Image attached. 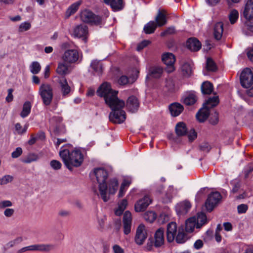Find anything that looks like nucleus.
I'll return each instance as SVG.
<instances>
[{
  "instance_id": "nucleus-64",
  "label": "nucleus",
  "mask_w": 253,
  "mask_h": 253,
  "mask_svg": "<svg viewBox=\"0 0 253 253\" xmlns=\"http://www.w3.org/2000/svg\"><path fill=\"white\" fill-rule=\"evenodd\" d=\"M247 54L248 58L251 61H253V44L252 47L248 48Z\"/></svg>"
},
{
  "instance_id": "nucleus-24",
  "label": "nucleus",
  "mask_w": 253,
  "mask_h": 253,
  "mask_svg": "<svg viewBox=\"0 0 253 253\" xmlns=\"http://www.w3.org/2000/svg\"><path fill=\"white\" fill-rule=\"evenodd\" d=\"M169 110L172 116L176 117L183 111V107L179 103H173L169 105Z\"/></svg>"
},
{
  "instance_id": "nucleus-7",
  "label": "nucleus",
  "mask_w": 253,
  "mask_h": 253,
  "mask_svg": "<svg viewBox=\"0 0 253 253\" xmlns=\"http://www.w3.org/2000/svg\"><path fill=\"white\" fill-rule=\"evenodd\" d=\"M83 56L81 52L77 49H71L66 50L62 56L63 60L69 64L80 62L82 60Z\"/></svg>"
},
{
  "instance_id": "nucleus-45",
  "label": "nucleus",
  "mask_w": 253,
  "mask_h": 253,
  "mask_svg": "<svg viewBox=\"0 0 253 253\" xmlns=\"http://www.w3.org/2000/svg\"><path fill=\"white\" fill-rule=\"evenodd\" d=\"M175 240L177 243L182 244L187 240L186 234L183 232L178 231V234L175 237Z\"/></svg>"
},
{
  "instance_id": "nucleus-26",
  "label": "nucleus",
  "mask_w": 253,
  "mask_h": 253,
  "mask_svg": "<svg viewBox=\"0 0 253 253\" xmlns=\"http://www.w3.org/2000/svg\"><path fill=\"white\" fill-rule=\"evenodd\" d=\"M66 62L59 63L56 69L58 74L61 75H65L69 74L71 70V66Z\"/></svg>"
},
{
  "instance_id": "nucleus-30",
  "label": "nucleus",
  "mask_w": 253,
  "mask_h": 253,
  "mask_svg": "<svg viewBox=\"0 0 253 253\" xmlns=\"http://www.w3.org/2000/svg\"><path fill=\"white\" fill-rule=\"evenodd\" d=\"M195 227H197L196 218L195 217H190L186 220L185 230L187 232H193Z\"/></svg>"
},
{
  "instance_id": "nucleus-48",
  "label": "nucleus",
  "mask_w": 253,
  "mask_h": 253,
  "mask_svg": "<svg viewBox=\"0 0 253 253\" xmlns=\"http://www.w3.org/2000/svg\"><path fill=\"white\" fill-rule=\"evenodd\" d=\"M39 157L35 154H31L29 155L27 158L24 159L23 162L25 163L29 164L32 162L36 161L38 160Z\"/></svg>"
},
{
  "instance_id": "nucleus-62",
  "label": "nucleus",
  "mask_w": 253,
  "mask_h": 253,
  "mask_svg": "<svg viewBox=\"0 0 253 253\" xmlns=\"http://www.w3.org/2000/svg\"><path fill=\"white\" fill-rule=\"evenodd\" d=\"M159 220L161 221L162 223H164L169 220V215L163 212L160 215Z\"/></svg>"
},
{
  "instance_id": "nucleus-5",
  "label": "nucleus",
  "mask_w": 253,
  "mask_h": 253,
  "mask_svg": "<svg viewBox=\"0 0 253 253\" xmlns=\"http://www.w3.org/2000/svg\"><path fill=\"white\" fill-rule=\"evenodd\" d=\"M165 244V229L159 228L155 232L152 238L149 239L147 243L146 247L148 251H152L153 247L161 248Z\"/></svg>"
},
{
  "instance_id": "nucleus-32",
  "label": "nucleus",
  "mask_w": 253,
  "mask_h": 253,
  "mask_svg": "<svg viewBox=\"0 0 253 253\" xmlns=\"http://www.w3.org/2000/svg\"><path fill=\"white\" fill-rule=\"evenodd\" d=\"M163 72V69L160 66L152 67L149 70V75L155 78H160Z\"/></svg>"
},
{
  "instance_id": "nucleus-8",
  "label": "nucleus",
  "mask_w": 253,
  "mask_h": 253,
  "mask_svg": "<svg viewBox=\"0 0 253 253\" xmlns=\"http://www.w3.org/2000/svg\"><path fill=\"white\" fill-rule=\"evenodd\" d=\"M81 20L85 23L94 25H98L101 23L100 17L95 15L91 11L85 9L81 12Z\"/></svg>"
},
{
  "instance_id": "nucleus-47",
  "label": "nucleus",
  "mask_w": 253,
  "mask_h": 253,
  "mask_svg": "<svg viewBox=\"0 0 253 253\" xmlns=\"http://www.w3.org/2000/svg\"><path fill=\"white\" fill-rule=\"evenodd\" d=\"M174 192L173 187L169 186L166 193V197L164 199V201L165 203H168L170 202V200L172 197V194Z\"/></svg>"
},
{
  "instance_id": "nucleus-53",
  "label": "nucleus",
  "mask_w": 253,
  "mask_h": 253,
  "mask_svg": "<svg viewBox=\"0 0 253 253\" xmlns=\"http://www.w3.org/2000/svg\"><path fill=\"white\" fill-rule=\"evenodd\" d=\"M13 180V177L10 175H6L1 178V185L6 184Z\"/></svg>"
},
{
  "instance_id": "nucleus-23",
  "label": "nucleus",
  "mask_w": 253,
  "mask_h": 253,
  "mask_svg": "<svg viewBox=\"0 0 253 253\" xmlns=\"http://www.w3.org/2000/svg\"><path fill=\"white\" fill-rule=\"evenodd\" d=\"M59 83L60 85L62 96L64 97L68 96L71 92V89L68 84L67 80L64 77L62 78L59 80Z\"/></svg>"
},
{
  "instance_id": "nucleus-52",
  "label": "nucleus",
  "mask_w": 253,
  "mask_h": 253,
  "mask_svg": "<svg viewBox=\"0 0 253 253\" xmlns=\"http://www.w3.org/2000/svg\"><path fill=\"white\" fill-rule=\"evenodd\" d=\"M210 122L212 125H216L218 122V114L216 112L210 115Z\"/></svg>"
},
{
  "instance_id": "nucleus-21",
  "label": "nucleus",
  "mask_w": 253,
  "mask_h": 253,
  "mask_svg": "<svg viewBox=\"0 0 253 253\" xmlns=\"http://www.w3.org/2000/svg\"><path fill=\"white\" fill-rule=\"evenodd\" d=\"M103 1L115 11L122 10L124 6L123 0H103Z\"/></svg>"
},
{
  "instance_id": "nucleus-16",
  "label": "nucleus",
  "mask_w": 253,
  "mask_h": 253,
  "mask_svg": "<svg viewBox=\"0 0 253 253\" xmlns=\"http://www.w3.org/2000/svg\"><path fill=\"white\" fill-rule=\"evenodd\" d=\"M123 230L126 235L130 233L131 227V213L129 211H126L123 217Z\"/></svg>"
},
{
  "instance_id": "nucleus-1",
  "label": "nucleus",
  "mask_w": 253,
  "mask_h": 253,
  "mask_svg": "<svg viewBox=\"0 0 253 253\" xmlns=\"http://www.w3.org/2000/svg\"><path fill=\"white\" fill-rule=\"evenodd\" d=\"M97 94L103 97L106 104L111 109L109 114V120L114 124L123 123L126 119V114L123 108L125 103L118 98V91L112 89L110 84L103 83L97 90Z\"/></svg>"
},
{
  "instance_id": "nucleus-63",
  "label": "nucleus",
  "mask_w": 253,
  "mask_h": 253,
  "mask_svg": "<svg viewBox=\"0 0 253 253\" xmlns=\"http://www.w3.org/2000/svg\"><path fill=\"white\" fill-rule=\"evenodd\" d=\"M113 251L114 253H124V251L120 246L115 245L113 246Z\"/></svg>"
},
{
  "instance_id": "nucleus-35",
  "label": "nucleus",
  "mask_w": 253,
  "mask_h": 253,
  "mask_svg": "<svg viewBox=\"0 0 253 253\" xmlns=\"http://www.w3.org/2000/svg\"><path fill=\"white\" fill-rule=\"evenodd\" d=\"M90 66L96 74L98 75L101 74L103 70V67L100 61L93 60L91 63Z\"/></svg>"
},
{
  "instance_id": "nucleus-44",
  "label": "nucleus",
  "mask_w": 253,
  "mask_h": 253,
  "mask_svg": "<svg viewBox=\"0 0 253 253\" xmlns=\"http://www.w3.org/2000/svg\"><path fill=\"white\" fill-rule=\"evenodd\" d=\"M239 17V13L238 11L236 9H232L229 14V18L230 23L232 24H234L237 20H238Z\"/></svg>"
},
{
  "instance_id": "nucleus-37",
  "label": "nucleus",
  "mask_w": 253,
  "mask_h": 253,
  "mask_svg": "<svg viewBox=\"0 0 253 253\" xmlns=\"http://www.w3.org/2000/svg\"><path fill=\"white\" fill-rule=\"evenodd\" d=\"M118 188V180L115 179H112L110 180L109 183V194H114Z\"/></svg>"
},
{
  "instance_id": "nucleus-58",
  "label": "nucleus",
  "mask_w": 253,
  "mask_h": 253,
  "mask_svg": "<svg viewBox=\"0 0 253 253\" xmlns=\"http://www.w3.org/2000/svg\"><path fill=\"white\" fill-rule=\"evenodd\" d=\"M175 32V28L173 27H171L167 28L165 31L162 32L161 35L162 36H164L166 35L174 34Z\"/></svg>"
},
{
  "instance_id": "nucleus-12",
  "label": "nucleus",
  "mask_w": 253,
  "mask_h": 253,
  "mask_svg": "<svg viewBox=\"0 0 253 253\" xmlns=\"http://www.w3.org/2000/svg\"><path fill=\"white\" fill-rule=\"evenodd\" d=\"M54 246L51 244H35L23 248L20 250V252H25L28 251L47 252L52 250Z\"/></svg>"
},
{
  "instance_id": "nucleus-15",
  "label": "nucleus",
  "mask_w": 253,
  "mask_h": 253,
  "mask_svg": "<svg viewBox=\"0 0 253 253\" xmlns=\"http://www.w3.org/2000/svg\"><path fill=\"white\" fill-rule=\"evenodd\" d=\"M152 200L148 195H145L143 198L138 200L135 204V210L136 212H141L146 209L151 203Z\"/></svg>"
},
{
  "instance_id": "nucleus-38",
  "label": "nucleus",
  "mask_w": 253,
  "mask_h": 253,
  "mask_svg": "<svg viewBox=\"0 0 253 253\" xmlns=\"http://www.w3.org/2000/svg\"><path fill=\"white\" fill-rule=\"evenodd\" d=\"M127 205V201L126 199H123L118 204V208L115 211V213L117 215H121L126 209Z\"/></svg>"
},
{
  "instance_id": "nucleus-17",
  "label": "nucleus",
  "mask_w": 253,
  "mask_h": 253,
  "mask_svg": "<svg viewBox=\"0 0 253 253\" xmlns=\"http://www.w3.org/2000/svg\"><path fill=\"white\" fill-rule=\"evenodd\" d=\"M177 232V225L175 222H171L168 224L167 230V239L168 242H173Z\"/></svg>"
},
{
  "instance_id": "nucleus-42",
  "label": "nucleus",
  "mask_w": 253,
  "mask_h": 253,
  "mask_svg": "<svg viewBox=\"0 0 253 253\" xmlns=\"http://www.w3.org/2000/svg\"><path fill=\"white\" fill-rule=\"evenodd\" d=\"M30 70L32 74H37L40 72L41 66L38 62L34 61L30 65Z\"/></svg>"
},
{
  "instance_id": "nucleus-55",
  "label": "nucleus",
  "mask_w": 253,
  "mask_h": 253,
  "mask_svg": "<svg viewBox=\"0 0 253 253\" xmlns=\"http://www.w3.org/2000/svg\"><path fill=\"white\" fill-rule=\"evenodd\" d=\"M22 149L20 147H17L15 151L11 153V157L13 158H17L22 154Z\"/></svg>"
},
{
  "instance_id": "nucleus-39",
  "label": "nucleus",
  "mask_w": 253,
  "mask_h": 253,
  "mask_svg": "<svg viewBox=\"0 0 253 253\" xmlns=\"http://www.w3.org/2000/svg\"><path fill=\"white\" fill-rule=\"evenodd\" d=\"M196 218L197 228H200L203 225L207 222V216L206 214L203 212L199 213L197 214Z\"/></svg>"
},
{
  "instance_id": "nucleus-33",
  "label": "nucleus",
  "mask_w": 253,
  "mask_h": 253,
  "mask_svg": "<svg viewBox=\"0 0 253 253\" xmlns=\"http://www.w3.org/2000/svg\"><path fill=\"white\" fill-rule=\"evenodd\" d=\"M157 26L155 21H150L144 26V31L147 34L153 33Z\"/></svg>"
},
{
  "instance_id": "nucleus-6",
  "label": "nucleus",
  "mask_w": 253,
  "mask_h": 253,
  "mask_svg": "<svg viewBox=\"0 0 253 253\" xmlns=\"http://www.w3.org/2000/svg\"><path fill=\"white\" fill-rule=\"evenodd\" d=\"M39 93L44 105L48 106L51 104L53 97V90L50 84L47 83L42 84L39 87Z\"/></svg>"
},
{
  "instance_id": "nucleus-11",
  "label": "nucleus",
  "mask_w": 253,
  "mask_h": 253,
  "mask_svg": "<svg viewBox=\"0 0 253 253\" xmlns=\"http://www.w3.org/2000/svg\"><path fill=\"white\" fill-rule=\"evenodd\" d=\"M242 85L245 88L250 87L253 83V73L249 68L244 70L240 76Z\"/></svg>"
},
{
  "instance_id": "nucleus-36",
  "label": "nucleus",
  "mask_w": 253,
  "mask_h": 253,
  "mask_svg": "<svg viewBox=\"0 0 253 253\" xmlns=\"http://www.w3.org/2000/svg\"><path fill=\"white\" fill-rule=\"evenodd\" d=\"M32 105L30 102L26 101L24 103L23 106L22 110L20 113V116L22 118H25L30 113Z\"/></svg>"
},
{
  "instance_id": "nucleus-3",
  "label": "nucleus",
  "mask_w": 253,
  "mask_h": 253,
  "mask_svg": "<svg viewBox=\"0 0 253 253\" xmlns=\"http://www.w3.org/2000/svg\"><path fill=\"white\" fill-rule=\"evenodd\" d=\"M94 174L99 183V190L100 196L104 202H106L109 199V195L107 194V186L105 183L108 173L104 169L98 168L94 169Z\"/></svg>"
},
{
  "instance_id": "nucleus-18",
  "label": "nucleus",
  "mask_w": 253,
  "mask_h": 253,
  "mask_svg": "<svg viewBox=\"0 0 253 253\" xmlns=\"http://www.w3.org/2000/svg\"><path fill=\"white\" fill-rule=\"evenodd\" d=\"M242 13L246 19L253 18V0H248L247 1Z\"/></svg>"
},
{
  "instance_id": "nucleus-25",
  "label": "nucleus",
  "mask_w": 253,
  "mask_h": 253,
  "mask_svg": "<svg viewBox=\"0 0 253 253\" xmlns=\"http://www.w3.org/2000/svg\"><path fill=\"white\" fill-rule=\"evenodd\" d=\"M167 14L165 11H159L156 16V24L159 27H161L165 25L167 23Z\"/></svg>"
},
{
  "instance_id": "nucleus-40",
  "label": "nucleus",
  "mask_w": 253,
  "mask_h": 253,
  "mask_svg": "<svg viewBox=\"0 0 253 253\" xmlns=\"http://www.w3.org/2000/svg\"><path fill=\"white\" fill-rule=\"evenodd\" d=\"M181 72L184 76H189L192 73V67L189 63H183L181 67Z\"/></svg>"
},
{
  "instance_id": "nucleus-51",
  "label": "nucleus",
  "mask_w": 253,
  "mask_h": 253,
  "mask_svg": "<svg viewBox=\"0 0 253 253\" xmlns=\"http://www.w3.org/2000/svg\"><path fill=\"white\" fill-rule=\"evenodd\" d=\"M50 166L53 169L58 170L61 168L62 164L59 161L53 160L50 162Z\"/></svg>"
},
{
  "instance_id": "nucleus-46",
  "label": "nucleus",
  "mask_w": 253,
  "mask_h": 253,
  "mask_svg": "<svg viewBox=\"0 0 253 253\" xmlns=\"http://www.w3.org/2000/svg\"><path fill=\"white\" fill-rule=\"evenodd\" d=\"M206 67L208 70L211 71H214L216 69V66L211 58H208L207 59V65Z\"/></svg>"
},
{
  "instance_id": "nucleus-43",
  "label": "nucleus",
  "mask_w": 253,
  "mask_h": 253,
  "mask_svg": "<svg viewBox=\"0 0 253 253\" xmlns=\"http://www.w3.org/2000/svg\"><path fill=\"white\" fill-rule=\"evenodd\" d=\"M156 214L153 211H147L144 215V219L150 222H153L156 219Z\"/></svg>"
},
{
  "instance_id": "nucleus-60",
  "label": "nucleus",
  "mask_w": 253,
  "mask_h": 253,
  "mask_svg": "<svg viewBox=\"0 0 253 253\" xmlns=\"http://www.w3.org/2000/svg\"><path fill=\"white\" fill-rule=\"evenodd\" d=\"M188 137L190 141H193L197 137V133L194 129H191L188 132Z\"/></svg>"
},
{
  "instance_id": "nucleus-27",
  "label": "nucleus",
  "mask_w": 253,
  "mask_h": 253,
  "mask_svg": "<svg viewBox=\"0 0 253 253\" xmlns=\"http://www.w3.org/2000/svg\"><path fill=\"white\" fill-rule=\"evenodd\" d=\"M223 32V25L222 22L216 23L214 27L213 35L214 38L217 40L221 39Z\"/></svg>"
},
{
  "instance_id": "nucleus-19",
  "label": "nucleus",
  "mask_w": 253,
  "mask_h": 253,
  "mask_svg": "<svg viewBox=\"0 0 253 253\" xmlns=\"http://www.w3.org/2000/svg\"><path fill=\"white\" fill-rule=\"evenodd\" d=\"M139 106V102L137 98L134 96H130L126 102V107L129 112H136Z\"/></svg>"
},
{
  "instance_id": "nucleus-10",
  "label": "nucleus",
  "mask_w": 253,
  "mask_h": 253,
  "mask_svg": "<svg viewBox=\"0 0 253 253\" xmlns=\"http://www.w3.org/2000/svg\"><path fill=\"white\" fill-rule=\"evenodd\" d=\"M221 199L220 194L218 192L211 193L205 203V207L207 211H211L217 205Z\"/></svg>"
},
{
  "instance_id": "nucleus-41",
  "label": "nucleus",
  "mask_w": 253,
  "mask_h": 253,
  "mask_svg": "<svg viewBox=\"0 0 253 253\" xmlns=\"http://www.w3.org/2000/svg\"><path fill=\"white\" fill-rule=\"evenodd\" d=\"M81 4V2L79 1L72 4L67 9L66 14L68 16L74 14L79 9V6Z\"/></svg>"
},
{
  "instance_id": "nucleus-13",
  "label": "nucleus",
  "mask_w": 253,
  "mask_h": 253,
  "mask_svg": "<svg viewBox=\"0 0 253 253\" xmlns=\"http://www.w3.org/2000/svg\"><path fill=\"white\" fill-rule=\"evenodd\" d=\"M88 33V27L84 24H80L74 27L73 35L75 37L83 38L86 42Z\"/></svg>"
},
{
  "instance_id": "nucleus-56",
  "label": "nucleus",
  "mask_w": 253,
  "mask_h": 253,
  "mask_svg": "<svg viewBox=\"0 0 253 253\" xmlns=\"http://www.w3.org/2000/svg\"><path fill=\"white\" fill-rule=\"evenodd\" d=\"M248 209V207L246 204H241L237 207L238 212L239 213H245Z\"/></svg>"
},
{
  "instance_id": "nucleus-20",
  "label": "nucleus",
  "mask_w": 253,
  "mask_h": 253,
  "mask_svg": "<svg viewBox=\"0 0 253 253\" xmlns=\"http://www.w3.org/2000/svg\"><path fill=\"white\" fill-rule=\"evenodd\" d=\"M191 207L190 203L186 201L180 202L177 204L175 210L179 215H184L188 212Z\"/></svg>"
},
{
  "instance_id": "nucleus-4",
  "label": "nucleus",
  "mask_w": 253,
  "mask_h": 253,
  "mask_svg": "<svg viewBox=\"0 0 253 253\" xmlns=\"http://www.w3.org/2000/svg\"><path fill=\"white\" fill-rule=\"evenodd\" d=\"M218 103V96L209 98L204 104L203 108L197 113L196 115L197 120L200 122H204L210 115L209 109L216 106Z\"/></svg>"
},
{
  "instance_id": "nucleus-2",
  "label": "nucleus",
  "mask_w": 253,
  "mask_h": 253,
  "mask_svg": "<svg viewBox=\"0 0 253 253\" xmlns=\"http://www.w3.org/2000/svg\"><path fill=\"white\" fill-rule=\"evenodd\" d=\"M70 146L68 145L62 147L59 155L67 169L72 170L74 167L81 166L84 161V154L80 149L77 148L70 151L68 149Z\"/></svg>"
},
{
  "instance_id": "nucleus-49",
  "label": "nucleus",
  "mask_w": 253,
  "mask_h": 253,
  "mask_svg": "<svg viewBox=\"0 0 253 253\" xmlns=\"http://www.w3.org/2000/svg\"><path fill=\"white\" fill-rule=\"evenodd\" d=\"M31 24L28 22L22 23L19 26V31L23 32L29 30L31 28Z\"/></svg>"
},
{
  "instance_id": "nucleus-50",
  "label": "nucleus",
  "mask_w": 253,
  "mask_h": 253,
  "mask_svg": "<svg viewBox=\"0 0 253 253\" xmlns=\"http://www.w3.org/2000/svg\"><path fill=\"white\" fill-rule=\"evenodd\" d=\"M15 128L18 134H22L23 133H24L26 131L27 129V126H25L23 128L19 123H17L15 125Z\"/></svg>"
},
{
  "instance_id": "nucleus-28",
  "label": "nucleus",
  "mask_w": 253,
  "mask_h": 253,
  "mask_svg": "<svg viewBox=\"0 0 253 253\" xmlns=\"http://www.w3.org/2000/svg\"><path fill=\"white\" fill-rule=\"evenodd\" d=\"M176 134L178 136H184L187 133V128L183 122L178 123L175 127Z\"/></svg>"
},
{
  "instance_id": "nucleus-14",
  "label": "nucleus",
  "mask_w": 253,
  "mask_h": 253,
  "mask_svg": "<svg viewBox=\"0 0 253 253\" xmlns=\"http://www.w3.org/2000/svg\"><path fill=\"white\" fill-rule=\"evenodd\" d=\"M147 237V233L145 226L141 224L137 228L135 241L138 245H142Z\"/></svg>"
},
{
  "instance_id": "nucleus-29",
  "label": "nucleus",
  "mask_w": 253,
  "mask_h": 253,
  "mask_svg": "<svg viewBox=\"0 0 253 253\" xmlns=\"http://www.w3.org/2000/svg\"><path fill=\"white\" fill-rule=\"evenodd\" d=\"M183 102L187 105L194 104L197 101V97L193 92L186 94L183 97Z\"/></svg>"
},
{
  "instance_id": "nucleus-34",
  "label": "nucleus",
  "mask_w": 253,
  "mask_h": 253,
  "mask_svg": "<svg viewBox=\"0 0 253 253\" xmlns=\"http://www.w3.org/2000/svg\"><path fill=\"white\" fill-rule=\"evenodd\" d=\"M201 90L203 94H210L213 91L212 85L209 82H205L202 84Z\"/></svg>"
},
{
  "instance_id": "nucleus-54",
  "label": "nucleus",
  "mask_w": 253,
  "mask_h": 253,
  "mask_svg": "<svg viewBox=\"0 0 253 253\" xmlns=\"http://www.w3.org/2000/svg\"><path fill=\"white\" fill-rule=\"evenodd\" d=\"M12 206V202L9 200H3L0 201V209H4L6 207H10Z\"/></svg>"
},
{
  "instance_id": "nucleus-57",
  "label": "nucleus",
  "mask_w": 253,
  "mask_h": 253,
  "mask_svg": "<svg viewBox=\"0 0 253 253\" xmlns=\"http://www.w3.org/2000/svg\"><path fill=\"white\" fill-rule=\"evenodd\" d=\"M129 82L128 78L126 76H121L118 80V83L120 85H125Z\"/></svg>"
},
{
  "instance_id": "nucleus-61",
  "label": "nucleus",
  "mask_w": 253,
  "mask_h": 253,
  "mask_svg": "<svg viewBox=\"0 0 253 253\" xmlns=\"http://www.w3.org/2000/svg\"><path fill=\"white\" fill-rule=\"evenodd\" d=\"M131 183V180L130 178H126L124 179L121 184V186L125 188L126 189H127Z\"/></svg>"
},
{
  "instance_id": "nucleus-22",
  "label": "nucleus",
  "mask_w": 253,
  "mask_h": 253,
  "mask_svg": "<svg viewBox=\"0 0 253 253\" xmlns=\"http://www.w3.org/2000/svg\"><path fill=\"white\" fill-rule=\"evenodd\" d=\"M187 47L191 51H197L201 47L200 42L196 38L189 39L186 43Z\"/></svg>"
},
{
  "instance_id": "nucleus-59",
  "label": "nucleus",
  "mask_w": 253,
  "mask_h": 253,
  "mask_svg": "<svg viewBox=\"0 0 253 253\" xmlns=\"http://www.w3.org/2000/svg\"><path fill=\"white\" fill-rule=\"evenodd\" d=\"M7 91L8 94L5 98V100L7 102H10L13 100V96L12 94L13 89L12 88H9L8 89Z\"/></svg>"
},
{
  "instance_id": "nucleus-9",
  "label": "nucleus",
  "mask_w": 253,
  "mask_h": 253,
  "mask_svg": "<svg viewBox=\"0 0 253 253\" xmlns=\"http://www.w3.org/2000/svg\"><path fill=\"white\" fill-rule=\"evenodd\" d=\"M162 60L167 66L165 70L167 73H170L175 70L174 66L175 57L172 53L169 52L164 53L162 56Z\"/></svg>"
},
{
  "instance_id": "nucleus-31",
  "label": "nucleus",
  "mask_w": 253,
  "mask_h": 253,
  "mask_svg": "<svg viewBox=\"0 0 253 253\" xmlns=\"http://www.w3.org/2000/svg\"><path fill=\"white\" fill-rule=\"evenodd\" d=\"M243 32L247 35L253 34V18L251 19H246L243 28Z\"/></svg>"
}]
</instances>
